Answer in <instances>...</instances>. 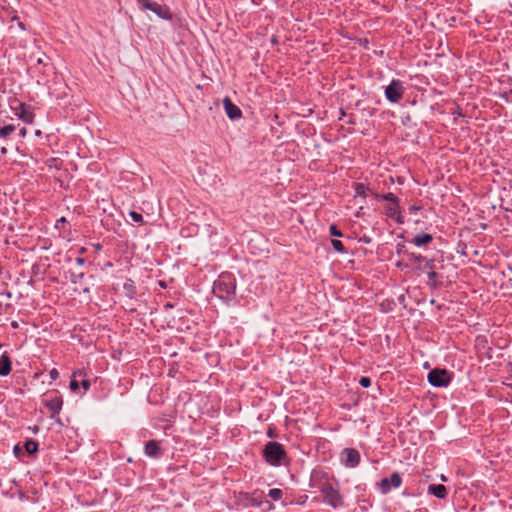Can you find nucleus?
<instances>
[{
  "instance_id": "obj_1",
  "label": "nucleus",
  "mask_w": 512,
  "mask_h": 512,
  "mask_svg": "<svg viewBox=\"0 0 512 512\" xmlns=\"http://www.w3.org/2000/svg\"><path fill=\"white\" fill-rule=\"evenodd\" d=\"M213 293L225 303L234 299L236 294V278L232 273L223 272L213 284Z\"/></svg>"
},
{
  "instance_id": "obj_2",
  "label": "nucleus",
  "mask_w": 512,
  "mask_h": 512,
  "mask_svg": "<svg viewBox=\"0 0 512 512\" xmlns=\"http://www.w3.org/2000/svg\"><path fill=\"white\" fill-rule=\"evenodd\" d=\"M263 457L265 461L272 466H280L287 458L284 446L276 441L268 442L263 449Z\"/></svg>"
},
{
  "instance_id": "obj_3",
  "label": "nucleus",
  "mask_w": 512,
  "mask_h": 512,
  "mask_svg": "<svg viewBox=\"0 0 512 512\" xmlns=\"http://www.w3.org/2000/svg\"><path fill=\"white\" fill-rule=\"evenodd\" d=\"M332 484H337L328 473L322 470H313L310 477V486L316 488L322 493L326 488H329Z\"/></svg>"
},
{
  "instance_id": "obj_4",
  "label": "nucleus",
  "mask_w": 512,
  "mask_h": 512,
  "mask_svg": "<svg viewBox=\"0 0 512 512\" xmlns=\"http://www.w3.org/2000/svg\"><path fill=\"white\" fill-rule=\"evenodd\" d=\"M451 380L452 375L446 369L435 368L428 373V382L434 387H447Z\"/></svg>"
},
{
  "instance_id": "obj_5",
  "label": "nucleus",
  "mask_w": 512,
  "mask_h": 512,
  "mask_svg": "<svg viewBox=\"0 0 512 512\" xmlns=\"http://www.w3.org/2000/svg\"><path fill=\"white\" fill-rule=\"evenodd\" d=\"M324 499L323 502L328 504L334 509L340 508L344 505L343 496L341 495L338 483L332 484L322 492Z\"/></svg>"
},
{
  "instance_id": "obj_6",
  "label": "nucleus",
  "mask_w": 512,
  "mask_h": 512,
  "mask_svg": "<svg viewBox=\"0 0 512 512\" xmlns=\"http://www.w3.org/2000/svg\"><path fill=\"white\" fill-rule=\"evenodd\" d=\"M403 94L404 87L402 82L397 79H393L385 89V96L392 103L399 102L403 98Z\"/></svg>"
},
{
  "instance_id": "obj_7",
  "label": "nucleus",
  "mask_w": 512,
  "mask_h": 512,
  "mask_svg": "<svg viewBox=\"0 0 512 512\" xmlns=\"http://www.w3.org/2000/svg\"><path fill=\"white\" fill-rule=\"evenodd\" d=\"M43 404L51 412L50 417L55 419L62 409L63 399L61 396H55L50 399L43 400Z\"/></svg>"
},
{
  "instance_id": "obj_8",
  "label": "nucleus",
  "mask_w": 512,
  "mask_h": 512,
  "mask_svg": "<svg viewBox=\"0 0 512 512\" xmlns=\"http://www.w3.org/2000/svg\"><path fill=\"white\" fill-rule=\"evenodd\" d=\"M402 483V478L399 473L394 472L389 478H383L380 482V487L383 493L390 491L391 487L398 488Z\"/></svg>"
},
{
  "instance_id": "obj_9",
  "label": "nucleus",
  "mask_w": 512,
  "mask_h": 512,
  "mask_svg": "<svg viewBox=\"0 0 512 512\" xmlns=\"http://www.w3.org/2000/svg\"><path fill=\"white\" fill-rule=\"evenodd\" d=\"M223 106L227 116L231 120H237L242 117L241 109L235 105L228 96L223 99Z\"/></svg>"
},
{
  "instance_id": "obj_10",
  "label": "nucleus",
  "mask_w": 512,
  "mask_h": 512,
  "mask_svg": "<svg viewBox=\"0 0 512 512\" xmlns=\"http://www.w3.org/2000/svg\"><path fill=\"white\" fill-rule=\"evenodd\" d=\"M385 215L388 218L394 219L398 224L404 223L399 202L388 203V205L385 206Z\"/></svg>"
},
{
  "instance_id": "obj_11",
  "label": "nucleus",
  "mask_w": 512,
  "mask_h": 512,
  "mask_svg": "<svg viewBox=\"0 0 512 512\" xmlns=\"http://www.w3.org/2000/svg\"><path fill=\"white\" fill-rule=\"evenodd\" d=\"M343 461L348 467H356L360 462V454L354 448H346L342 452Z\"/></svg>"
},
{
  "instance_id": "obj_12",
  "label": "nucleus",
  "mask_w": 512,
  "mask_h": 512,
  "mask_svg": "<svg viewBox=\"0 0 512 512\" xmlns=\"http://www.w3.org/2000/svg\"><path fill=\"white\" fill-rule=\"evenodd\" d=\"M155 13L158 17L164 19V20H171L172 19V13L170 12L169 8L165 5H160L157 2H153L148 6V9Z\"/></svg>"
},
{
  "instance_id": "obj_13",
  "label": "nucleus",
  "mask_w": 512,
  "mask_h": 512,
  "mask_svg": "<svg viewBox=\"0 0 512 512\" xmlns=\"http://www.w3.org/2000/svg\"><path fill=\"white\" fill-rule=\"evenodd\" d=\"M262 492L255 491L252 494H241V498L245 500V505L259 507L262 503Z\"/></svg>"
},
{
  "instance_id": "obj_14",
  "label": "nucleus",
  "mask_w": 512,
  "mask_h": 512,
  "mask_svg": "<svg viewBox=\"0 0 512 512\" xmlns=\"http://www.w3.org/2000/svg\"><path fill=\"white\" fill-rule=\"evenodd\" d=\"M17 116L23 120L25 123H32L34 120V114L30 110V107L25 103L19 104V112L16 113Z\"/></svg>"
},
{
  "instance_id": "obj_15",
  "label": "nucleus",
  "mask_w": 512,
  "mask_h": 512,
  "mask_svg": "<svg viewBox=\"0 0 512 512\" xmlns=\"http://www.w3.org/2000/svg\"><path fill=\"white\" fill-rule=\"evenodd\" d=\"M12 370V362L7 352L0 357V376H7Z\"/></svg>"
},
{
  "instance_id": "obj_16",
  "label": "nucleus",
  "mask_w": 512,
  "mask_h": 512,
  "mask_svg": "<svg viewBox=\"0 0 512 512\" xmlns=\"http://www.w3.org/2000/svg\"><path fill=\"white\" fill-rule=\"evenodd\" d=\"M428 493L438 499H445L448 495L447 488L443 484H431L428 487Z\"/></svg>"
},
{
  "instance_id": "obj_17",
  "label": "nucleus",
  "mask_w": 512,
  "mask_h": 512,
  "mask_svg": "<svg viewBox=\"0 0 512 512\" xmlns=\"http://www.w3.org/2000/svg\"><path fill=\"white\" fill-rule=\"evenodd\" d=\"M144 452L149 457H159L161 455L159 443L155 440H149L145 444Z\"/></svg>"
},
{
  "instance_id": "obj_18",
  "label": "nucleus",
  "mask_w": 512,
  "mask_h": 512,
  "mask_svg": "<svg viewBox=\"0 0 512 512\" xmlns=\"http://www.w3.org/2000/svg\"><path fill=\"white\" fill-rule=\"evenodd\" d=\"M432 240H433V236L431 234L423 233V234L415 235L411 239V243H413L414 245L420 247V246H424V245H427V244L431 243Z\"/></svg>"
},
{
  "instance_id": "obj_19",
  "label": "nucleus",
  "mask_w": 512,
  "mask_h": 512,
  "mask_svg": "<svg viewBox=\"0 0 512 512\" xmlns=\"http://www.w3.org/2000/svg\"><path fill=\"white\" fill-rule=\"evenodd\" d=\"M123 290L125 295L129 299H134L137 293L135 282L132 279H126L123 284Z\"/></svg>"
},
{
  "instance_id": "obj_20",
  "label": "nucleus",
  "mask_w": 512,
  "mask_h": 512,
  "mask_svg": "<svg viewBox=\"0 0 512 512\" xmlns=\"http://www.w3.org/2000/svg\"><path fill=\"white\" fill-rule=\"evenodd\" d=\"M86 376H87V374L83 370L74 371L73 374H72L71 381H70V389L72 391H76L79 388V385H80L76 378L77 377H86Z\"/></svg>"
},
{
  "instance_id": "obj_21",
  "label": "nucleus",
  "mask_w": 512,
  "mask_h": 512,
  "mask_svg": "<svg viewBox=\"0 0 512 512\" xmlns=\"http://www.w3.org/2000/svg\"><path fill=\"white\" fill-rule=\"evenodd\" d=\"M353 187H354L356 196H360L363 198L367 197V191L369 190V188L364 183L356 182L353 184Z\"/></svg>"
},
{
  "instance_id": "obj_22",
  "label": "nucleus",
  "mask_w": 512,
  "mask_h": 512,
  "mask_svg": "<svg viewBox=\"0 0 512 512\" xmlns=\"http://www.w3.org/2000/svg\"><path fill=\"white\" fill-rule=\"evenodd\" d=\"M376 198H377V200H383V201H387L389 203L399 202L398 197H396L391 192L386 193V194H376Z\"/></svg>"
},
{
  "instance_id": "obj_23",
  "label": "nucleus",
  "mask_w": 512,
  "mask_h": 512,
  "mask_svg": "<svg viewBox=\"0 0 512 512\" xmlns=\"http://www.w3.org/2000/svg\"><path fill=\"white\" fill-rule=\"evenodd\" d=\"M25 449L28 454L32 455L38 451V443L33 439H29L25 442Z\"/></svg>"
},
{
  "instance_id": "obj_24",
  "label": "nucleus",
  "mask_w": 512,
  "mask_h": 512,
  "mask_svg": "<svg viewBox=\"0 0 512 512\" xmlns=\"http://www.w3.org/2000/svg\"><path fill=\"white\" fill-rule=\"evenodd\" d=\"M15 131L13 124H8L0 128V138H7L11 133Z\"/></svg>"
},
{
  "instance_id": "obj_25",
  "label": "nucleus",
  "mask_w": 512,
  "mask_h": 512,
  "mask_svg": "<svg viewBox=\"0 0 512 512\" xmlns=\"http://www.w3.org/2000/svg\"><path fill=\"white\" fill-rule=\"evenodd\" d=\"M423 263H424L423 266H422V264L418 265V267H417L418 270H427L428 272H430L431 270H433L435 268V263H434L433 259L426 258V261H424Z\"/></svg>"
},
{
  "instance_id": "obj_26",
  "label": "nucleus",
  "mask_w": 512,
  "mask_h": 512,
  "mask_svg": "<svg viewBox=\"0 0 512 512\" xmlns=\"http://www.w3.org/2000/svg\"><path fill=\"white\" fill-rule=\"evenodd\" d=\"M407 258L411 261L418 263L419 265L426 261V257L422 256L421 254H415L412 252L407 253Z\"/></svg>"
},
{
  "instance_id": "obj_27",
  "label": "nucleus",
  "mask_w": 512,
  "mask_h": 512,
  "mask_svg": "<svg viewBox=\"0 0 512 512\" xmlns=\"http://www.w3.org/2000/svg\"><path fill=\"white\" fill-rule=\"evenodd\" d=\"M331 244H332L334 250L337 251L338 253H346V249L340 240L332 239Z\"/></svg>"
},
{
  "instance_id": "obj_28",
  "label": "nucleus",
  "mask_w": 512,
  "mask_h": 512,
  "mask_svg": "<svg viewBox=\"0 0 512 512\" xmlns=\"http://www.w3.org/2000/svg\"><path fill=\"white\" fill-rule=\"evenodd\" d=\"M269 497L273 499L274 501H278L282 498L283 492L279 488H273L268 493Z\"/></svg>"
},
{
  "instance_id": "obj_29",
  "label": "nucleus",
  "mask_w": 512,
  "mask_h": 512,
  "mask_svg": "<svg viewBox=\"0 0 512 512\" xmlns=\"http://www.w3.org/2000/svg\"><path fill=\"white\" fill-rule=\"evenodd\" d=\"M84 277V273L83 272H80V273H75V272H71L70 273V280L72 283L74 284H77L80 282V280Z\"/></svg>"
},
{
  "instance_id": "obj_30",
  "label": "nucleus",
  "mask_w": 512,
  "mask_h": 512,
  "mask_svg": "<svg viewBox=\"0 0 512 512\" xmlns=\"http://www.w3.org/2000/svg\"><path fill=\"white\" fill-rule=\"evenodd\" d=\"M329 232H330V235L335 236V237L343 236V233L341 232V230L338 229V227L335 224L330 225Z\"/></svg>"
},
{
  "instance_id": "obj_31",
  "label": "nucleus",
  "mask_w": 512,
  "mask_h": 512,
  "mask_svg": "<svg viewBox=\"0 0 512 512\" xmlns=\"http://www.w3.org/2000/svg\"><path fill=\"white\" fill-rule=\"evenodd\" d=\"M129 215H130L131 219L134 222H137V223H142L143 222L142 214H140V213H138L136 211H131Z\"/></svg>"
},
{
  "instance_id": "obj_32",
  "label": "nucleus",
  "mask_w": 512,
  "mask_h": 512,
  "mask_svg": "<svg viewBox=\"0 0 512 512\" xmlns=\"http://www.w3.org/2000/svg\"><path fill=\"white\" fill-rule=\"evenodd\" d=\"M396 252L398 255H405L407 256V253H409L406 249V246L403 244V243H398L397 246H396Z\"/></svg>"
},
{
  "instance_id": "obj_33",
  "label": "nucleus",
  "mask_w": 512,
  "mask_h": 512,
  "mask_svg": "<svg viewBox=\"0 0 512 512\" xmlns=\"http://www.w3.org/2000/svg\"><path fill=\"white\" fill-rule=\"evenodd\" d=\"M359 384L363 387V388H368L370 387L371 385V379L369 377H366V376H363L360 378L359 380Z\"/></svg>"
},
{
  "instance_id": "obj_34",
  "label": "nucleus",
  "mask_w": 512,
  "mask_h": 512,
  "mask_svg": "<svg viewBox=\"0 0 512 512\" xmlns=\"http://www.w3.org/2000/svg\"><path fill=\"white\" fill-rule=\"evenodd\" d=\"M67 223V219L65 217H61L56 221L55 228L58 230L64 229L65 224Z\"/></svg>"
},
{
  "instance_id": "obj_35",
  "label": "nucleus",
  "mask_w": 512,
  "mask_h": 512,
  "mask_svg": "<svg viewBox=\"0 0 512 512\" xmlns=\"http://www.w3.org/2000/svg\"><path fill=\"white\" fill-rule=\"evenodd\" d=\"M80 384L85 391H88L91 386L90 381L86 377H83Z\"/></svg>"
},
{
  "instance_id": "obj_36",
  "label": "nucleus",
  "mask_w": 512,
  "mask_h": 512,
  "mask_svg": "<svg viewBox=\"0 0 512 512\" xmlns=\"http://www.w3.org/2000/svg\"><path fill=\"white\" fill-rule=\"evenodd\" d=\"M142 9L147 10L148 6L152 3L150 0H137Z\"/></svg>"
},
{
  "instance_id": "obj_37",
  "label": "nucleus",
  "mask_w": 512,
  "mask_h": 512,
  "mask_svg": "<svg viewBox=\"0 0 512 512\" xmlns=\"http://www.w3.org/2000/svg\"><path fill=\"white\" fill-rule=\"evenodd\" d=\"M266 434H267V436L269 438H276L277 437V432H276V429L274 427H269L267 429Z\"/></svg>"
},
{
  "instance_id": "obj_38",
  "label": "nucleus",
  "mask_w": 512,
  "mask_h": 512,
  "mask_svg": "<svg viewBox=\"0 0 512 512\" xmlns=\"http://www.w3.org/2000/svg\"><path fill=\"white\" fill-rule=\"evenodd\" d=\"M49 375L52 380H56L59 377V372L56 368H53L50 370Z\"/></svg>"
},
{
  "instance_id": "obj_39",
  "label": "nucleus",
  "mask_w": 512,
  "mask_h": 512,
  "mask_svg": "<svg viewBox=\"0 0 512 512\" xmlns=\"http://www.w3.org/2000/svg\"><path fill=\"white\" fill-rule=\"evenodd\" d=\"M428 278L430 281H435L438 279V273H436L433 269L430 272H428Z\"/></svg>"
},
{
  "instance_id": "obj_40",
  "label": "nucleus",
  "mask_w": 512,
  "mask_h": 512,
  "mask_svg": "<svg viewBox=\"0 0 512 512\" xmlns=\"http://www.w3.org/2000/svg\"><path fill=\"white\" fill-rule=\"evenodd\" d=\"M421 209H422L421 206L411 205L408 208V211H409V213H416V212L420 211Z\"/></svg>"
},
{
  "instance_id": "obj_41",
  "label": "nucleus",
  "mask_w": 512,
  "mask_h": 512,
  "mask_svg": "<svg viewBox=\"0 0 512 512\" xmlns=\"http://www.w3.org/2000/svg\"><path fill=\"white\" fill-rule=\"evenodd\" d=\"M347 123L350 124V125H355L356 124V120H355L354 115H352V114L349 115V119H348Z\"/></svg>"
},
{
  "instance_id": "obj_42",
  "label": "nucleus",
  "mask_w": 512,
  "mask_h": 512,
  "mask_svg": "<svg viewBox=\"0 0 512 512\" xmlns=\"http://www.w3.org/2000/svg\"><path fill=\"white\" fill-rule=\"evenodd\" d=\"M396 266L400 269H404V268H408V264L402 262V261H399L396 263Z\"/></svg>"
},
{
  "instance_id": "obj_43",
  "label": "nucleus",
  "mask_w": 512,
  "mask_h": 512,
  "mask_svg": "<svg viewBox=\"0 0 512 512\" xmlns=\"http://www.w3.org/2000/svg\"><path fill=\"white\" fill-rule=\"evenodd\" d=\"M76 262H77L79 265H82V264H84L85 260H84V258H76Z\"/></svg>"
},
{
  "instance_id": "obj_44",
  "label": "nucleus",
  "mask_w": 512,
  "mask_h": 512,
  "mask_svg": "<svg viewBox=\"0 0 512 512\" xmlns=\"http://www.w3.org/2000/svg\"><path fill=\"white\" fill-rule=\"evenodd\" d=\"M11 326H12L13 328H18V323H17L16 321H13V322L11 323Z\"/></svg>"
},
{
  "instance_id": "obj_45",
  "label": "nucleus",
  "mask_w": 512,
  "mask_h": 512,
  "mask_svg": "<svg viewBox=\"0 0 512 512\" xmlns=\"http://www.w3.org/2000/svg\"><path fill=\"white\" fill-rule=\"evenodd\" d=\"M504 384H505L507 387H509V388H511V389H512V381H511V382H504Z\"/></svg>"
},
{
  "instance_id": "obj_46",
  "label": "nucleus",
  "mask_w": 512,
  "mask_h": 512,
  "mask_svg": "<svg viewBox=\"0 0 512 512\" xmlns=\"http://www.w3.org/2000/svg\"><path fill=\"white\" fill-rule=\"evenodd\" d=\"M346 116V113L344 112L343 109H341V116L339 117V119H342V117Z\"/></svg>"
},
{
  "instance_id": "obj_47",
  "label": "nucleus",
  "mask_w": 512,
  "mask_h": 512,
  "mask_svg": "<svg viewBox=\"0 0 512 512\" xmlns=\"http://www.w3.org/2000/svg\"><path fill=\"white\" fill-rule=\"evenodd\" d=\"M1 153H2V154H6V153H7V149H6L5 147H2V148H1Z\"/></svg>"
},
{
  "instance_id": "obj_48",
  "label": "nucleus",
  "mask_w": 512,
  "mask_h": 512,
  "mask_svg": "<svg viewBox=\"0 0 512 512\" xmlns=\"http://www.w3.org/2000/svg\"><path fill=\"white\" fill-rule=\"evenodd\" d=\"M508 270L512 272V263L508 265Z\"/></svg>"
},
{
  "instance_id": "obj_49",
  "label": "nucleus",
  "mask_w": 512,
  "mask_h": 512,
  "mask_svg": "<svg viewBox=\"0 0 512 512\" xmlns=\"http://www.w3.org/2000/svg\"><path fill=\"white\" fill-rule=\"evenodd\" d=\"M83 291H84V292H89V288H88V287H85V288H83Z\"/></svg>"
},
{
  "instance_id": "obj_50",
  "label": "nucleus",
  "mask_w": 512,
  "mask_h": 512,
  "mask_svg": "<svg viewBox=\"0 0 512 512\" xmlns=\"http://www.w3.org/2000/svg\"><path fill=\"white\" fill-rule=\"evenodd\" d=\"M441 480H442V481H446V480H447V478H446L445 476H443V475H442V476H441Z\"/></svg>"
},
{
  "instance_id": "obj_51",
  "label": "nucleus",
  "mask_w": 512,
  "mask_h": 512,
  "mask_svg": "<svg viewBox=\"0 0 512 512\" xmlns=\"http://www.w3.org/2000/svg\"><path fill=\"white\" fill-rule=\"evenodd\" d=\"M166 307H172V304L167 303V304H166Z\"/></svg>"
},
{
  "instance_id": "obj_52",
  "label": "nucleus",
  "mask_w": 512,
  "mask_h": 512,
  "mask_svg": "<svg viewBox=\"0 0 512 512\" xmlns=\"http://www.w3.org/2000/svg\"><path fill=\"white\" fill-rule=\"evenodd\" d=\"M19 26H20L22 29H24V26H23V24H22V23H19Z\"/></svg>"
},
{
  "instance_id": "obj_53",
  "label": "nucleus",
  "mask_w": 512,
  "mask_h": 512,
  "mask_svg": "<svg viewBox=\"0 0 512 512\" xmlns=\"http://www.w3.org/2000/svg\"><path fill=\"white\" fill-rule=\"evenodd\" d=\"M2 347V344L0 343V348Z\"/></svg>"
}]
</instances>
